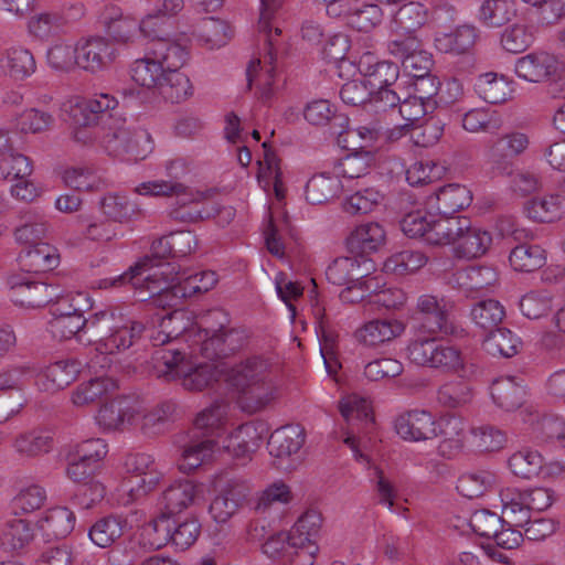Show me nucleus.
<instances>
[{"mask_svg": "<svg viewBox=\"0 0 565 565\" xmlns=\"http://www.w3.org/2000/svg\"><path fill=\"white\" fill-rule=\"evenodd\" d=\"M47 330L58 341L89 333V343L103 354H115L125 351L141 339L146 326L130 318L121 308L108 307L88 318L84 312L67 316L60 313L47 322Z\"/></svg>", "mask_w": 565, "mask_h": 565, "instance_id": "nucleus-1", "label": "nucleus"}, {"mask_svg": "<svg viewBox=\"0 0 565 565\" xmlns=\"http://www.w3.org/2000/svg\"><path fill=\"white\" fill-rule=\"evenodd\" d=\"M74 117L83 125L102 124L107 145L114 151L126 154L127 160H142L151 151L149 132L127 125L118 110V100L111 95L99 94L83 103L74 110Z\"/></svg>", "mask_w": 565, "mask_h": 565, "instance_id": "nucleus-2", "label": "nucleus"}, {"mask_svg": "<svg viewBox=\"0 0 565 565\" xmlns=\"http://www.w3.org/2000/svg\"><path fill=\"white\" fill-rule=\"evenodd\" d=\"M227 406L215 402L199 413L194 419L191 440L183 447L179 469L190 473L211 457L216 446L213 439L217 435L221 423L226 415Z\"/></svg>", "mask_w": 565, "mask_h": 565, "instance_id": "nucleus-3", "label": "nucleus"}, {"mask_svg": "<svg viewBox=\"0 0 565 565\" xmlns=\"http://www.w3.org/2000/svg\"><path fill=\"white\" fill-rule=\"evenodd\" d=\"M227 382L255 408L264 407L273 397L268 362L260 356H252L232 367Z\"/></svg>", "mask_w": 565, "mask_h": 565, "instance_id": "nucleus-4", "label": "nucleus"}, {"mask_svg": "<svg viewBox=\"0 0 565 565\" xmlns=\"http://www.w3.org/2000/svg\"><path fill=\"white\" fill-rule=\"evenodd\" d=\"M139 294L140 301H148L150 306L157 308L173 310L189 297L179 278V273L171 264L141 276Z\"/></svg>", "mask_w": 565, "mask_h": 565, "instance_id": "nucleus-5", "label": "nucleus"}, {"mask_svg": "<svg viewBox=\"0 0 565 565\" xmlns=\"http://www.w3.org/2000/svg\"><path fill=\"white\" fill-rule=\"evenodd\" d=\"M137 191L140 194L157 196L177 195L175 207L171 209L169 216L182 223H195L214 215L204 203L192 194L186 193V186L179 182L149 181L142 183Z\"/></svg>", "mask_w": 565, "mask_h": 565, "instance_id": "nucleus-6", "label": "nucleus"}, {"mask_svg": "<svg viewBox=\"0 0 565 565\" xmlns=\"http://www.w3.org/2000/svg\"><path fill=\"white\" fill-rule=\"evenodd\" d=\"M452 305L444 298L438 299L433 295H422L411 316L409 322L415 333L427 334H455L456 327L450 321L449 311Z\"/></svg>", "mask_w": 565, "mask_h": 565, "instance_id": "nucleus-7", "label": "nucleus"}, {"mask_svg": "<svg viewBox=\"0 0 565 565\" xmlns=\"http://www.w3.org/2000/svg\"><path fill=\"white\" fill-rule=\"evenodd\" d=\"M8 286L13 303L26 309L42 308L60 298L56 287L24 274L11 275Z\"/></svg>", "mask_w": 565, "mask_h": 565, "instance_id": "nucleus-8", "label": "nucleus"}, {"mask_svg": "<svg viewBox=\"0 0 565 565\" xmlns=\"http://www.w3.org/2000/svg\"><path fill=\"white\" fill-rule=\"evenodd\" d=\"M529 137L519 131L505 134L488 146V159L492 170L500 175H512L513 160L529 147Z\"/></svg>", "mask_w": 565, "mask_h": 565, "instance_id": "nucleus-9", "label": "nucleus"}, {"mask_svg": "<svg viewBox=\"0 0 565 565\" xmlns=\"http://www.w3.org/2000/svg\"><path fill=\"white\" fill-rule=\"evenodd\" d=\"M151 525L154 532L162 533L164 540L171 541L181 550H186L194 544L201 533V523L194 515L184 519L181 515L173 518L158 515Z\"/></svg>", "mask_w": 565, "mask_h": 565, "instance_id": "nucleus-10", "label": "nucleus"}, {"mask_svg": "<svg viewBox=\"0 0 565 565\" xmlns=\"http://www.w3.org/2000/svg\"><path fill=\"white\" fill-rule=\"evenodd\" d=\"M305 444V431L298 426L288 425L276 429L267 441L269 455L277 461V468L289 470L294 469L295 459Z\"/></svg>", "mask_w": 565, "mask_h": 565, "instance_id": "nucleus-11", "label": "nucleus"}, {"mask_svg": "<svg viewBox=\"0 0 565 565\" xmlns=\"http://www.w3.org/2000/svg\"><path fill=\"white\" fill-rule=\"evenodd\" d=\"M514 71L520 78L531 83L555 81L559 77L558 61L546 52L530 53L519 57Z\"/></svg>", "mask_w": 565, "mask_h": 565, "instance_id": "nucleus-12", "label": "nucleus"}, {"mask_svg": "<svg viewBox=\"0 0 565 565\" xmlns=\"http://www.w3.org/2000/svg\"><path fill=\"white\" fill-rule=\"evenodd\" d=\"M117 49L104 36H92L77 45V65L96 73L108 67L115 60Z\"/></svg>", "mask_w": 565, "mask_h": 565, "instance_id": "nucleus-13", "label": "nucleus"}, {"mask_svg": "<svg viewBox=\"0 0 565 565\" xmlns=\"http://www.w3.org/2000/svg\"><path fill=\"white\" fill-rule=\"evenodd\" d=\"M138 417L135 399L129 396H117L100 406L97 420L105 429L122 431L134 425Z\"/></svg>", "mask_w": 565, "mask_h": 565, "instance_id": "nucleus-14", "label": "nucleus"}, {"mask_svg": "<svg viewBox=\"0 0 565 565\" xmlns=\"http://www.w3.org/2000/svg\"><path fill=\"white\" fill-rule=\"evenodd\" d=\"M386 244V231L377 222L358 225L345 238V246L355 258L381 250Z\"/></svg>", "mask_w": 565, "mask_h": 565, "instance_id": "nucleus-15", "label": "nucleus"}, {"mask_svg": "<svg viewBox=\"0 0 565 565\" xmlns=\"http://www.w3.org/2000/svg\"><path fill=\"white\" fill-rule=\"evenodd\" d=\"M83 363L76 359L56 361L43 371L36 367V385L45 392H56L73 383L81 372Z\"/></svg>", "mask_w": 565, "mask_h": 565, "instance_id": "nucleus-16", "label": "nucleus"}, {"mask_svg": "<svg viewBox=\"0 0 565 565\" xmlns=\"http://www.w3.org/2000/svg\"><path fill=\"white\" fill-rule=\"evenodd\" d=\"M200 353L203 358L214 361L225 359L239 351L246 342L243 330L233 329L215 334L200 337Z\"/></svg>", "mask_w": 565, "mask_h": 565, "instance_id": "nucleus-17", "label": "nucleus"}, {"mask_svg": "<svg viewBox=\"0 0 565 565\" xmlns=\"http://www.w3.org/2000/svg\"><path fill=\"white\" fill-rule=\"evenodd\" d=\"M435 418L427 411H411L395 420L396 433L406 440L419 441L436 438Z\"/></svg>", "mask_w": 565, "mask_h": 565, "instance_id": "nucleus-18", "label": "nucleus"}, {"mask_svg": "<svg viewBox=\"0 0 565 565\" xmlns=\"http://www.w3.org/2000/svg\"><path fill=\"white\" fill-rule=\"evenodd\" d=\"M18 262L26 274L39 275L55 269L60 264V254L53 245L40 243L23 248L18 256Z\"/></svg>", "mask_w": 565, "mask_h": 565, "instance_id": "nucleus-19", "label": "nucleus"}, {"mask_svg": "<svg viewBox=\"0 0 565 565\" xmlns=\"http://www.w3.org/2000/svg\"><path fill=\"white\" fill-rule=\"evenodd\" d=\"M284 0H260L258 31L264 38V62L273 65L276 60L277 39L281 34L278 26H274L276 13L281 9Z\"/></svg>", "mask_w": 565, "mask_h": 565, "instance_id": "nucleus-20", "label": "nucleus"}, {"mask_svg": "<svg viewBox=\"0 0 565 565\" xmlns=\"http://www.w3.org/2000/svg\"><path fill=\"white\" fill-rule=\"evenodd\" d=\"M471 220L461 215H440L433 221V230L428 233V244L435 246L458 243L465 231H468Z\"/></svg>", "mask_w": 565, "mask_h": 565, "instance_id": "nucleus-21", "label": "nucleus"}, {"mask_svg": "<svg viewBox=\"0 0 565 565\" xmlns=\"http://www.w3.org/2000/svg\"><path fill=\"white\" fill-rule=\"evenodd\" d=\"M196 486L190 480H179L171 483L162 493L160 505L161 513L168 518L180 515L191 505L196 497Z\"/></svg>", "mask_w": 565, "mask_h": 565, "instance_id": "nucleus-22", "label": "nucleus"}, {"mask_svg": "<svg viewBox=\"0 0 565 565\" xmlns=\"http://www.w3.org/2000/svg\"><path fill=\"white\" fill-rule=\"evenodd\" d=\"M405 330L403 322L396 319H375L355 331V339L367 347H375L393 340Z\"/></svg>", "mask_w": 565, "mask_h": 565, "instance_id": "nucleus-23", "label": "nucleus"}, {"mask_svg": "<svg viewBox=\"0 0 565 565\" xmlns=\"http://www.w3.org/2000/svg\"><path fill=\"white\" fill-rule=\"evenodd\" d=\"M527 217L539 223H552L565 215V198L559 194L535 196L524 203Z\"/></svg>", "mask_w": 565, "mask_h": 565, "instance_id": "nucleus-24", "label": "nucleus"}, {"mask_svg": "<svg viewBox=\"0 0 565 565\" xmlns=\"http://www.w3.org/2000/svg\"><path fill=\"white\" fill-rule=\"evenodd\" d=\"M478 36V30L473 25L465 24L450 32L437 31L435 45L445 53H467L473 50Z\"/></svg>", "mask_w": 565, "mask_h": 565, "instance_id": "nucleus-25", "label": "nucleus"}, {"mask_svg": "<svg viewBox=\"0 0 565 565\" xmlns=\"http://www.w3.org/2000/svg\"><path fill=\"white\" fill-rule=\"evenodd\" d=\"M431 369L440 370L445 373H456L460 379L466 380L472 376L477 371V366L475 364H467L463 361V356L459 348L450 345L441 340L438 350L435 352Z\"/></svg>", "mask_w": 565, "mask_h": 565, "instance_id": "nucleus-26", "label": "nucleus"}, {"mask_svg": "<svg viewBox=\"0 0 565 565\" xmlns=\"http://www.w3.org/2000/svg\"><path fill=\"white\" fill-rule=\"evenodd\" d=\"M490 390L493 402L507 412L521 407L526 395L524 385L513 376L495 379Z\"/></svg>", "mask_w": 565, "mask_h": 565, "instance_id": "nucleus-27", "label": "nucleus"}, {"mask_svg": "<svg viewBox=\"0 0 565 565\" xmlns=\"http://www.w3.org/2000/svg\"><path fill=\"white\" fill-rule=\"evenodd\" d=\"M148 54L154 56L164 72L179 71L189 58L186 46L170 40L169 36L149 45Z\"/></svg>", "mask_w": 565, "mask_h": 565, "instance_id": "nucleus-28", "label": "nucleus"}, {"mask_svg": "<svg viewBox=\"0 0 565 565\" xmlns=\"http://www.w3.org/2000/svg\"><path fill=\"white\" fill-rule=\"evenodd\" d=\"M127 520L120 515L109 514L98 519L88 530L89 540L98 547H110L124 535Z\"/></svg>", "mask_w": 565, "mask_h": 565, "instance_id": "nucleus-29", "label": "nucleus"}, {"mask_svg": "<svg viewBox=\"0 0 565 565\" xmlns=\"http://www.w3.org/2000/svg\"><path fill=\"white\" fill-rule=\"evenodd\" d=\"M40 530L47 536L56 540L66 537L75 526V514L66 507H55L46 511L38 521Z\"/></svg>", "mask_w": 565, "mask_h": 565, "instance_id": "nucleus-30", "label": "nucleus"}, {"mask_svg": "<svg viewBox=\"0 0 565 565\" xmlns=\"http://www.w3.org/2000/svg\"><path fill=\"white\" fill-rule=\"evenodd\" d=\"M472 202L470 190L461 184H447L436 193V209L440 215L456 214Z\"/></svg>", "mask_w": 565, "mask_h": 565, "instance_id": "nucleus-31", "label": "nucleus"}, {"mask_svg": "<svg viewBox=\"0 0 565 565\" xmlns=\"http://www.w3.org/2000/svg\"><path fill=\"white\" fill-rule=\"evenodd\" d=\"M502 516L508 525L521 526L530 520L529 505L523 490L505 488L500 491Z\"/></svg>", "mask_w": 565, "mask_h": 565, "instance_id": "nucleus-32", "label": "nucleus"}, {"mask_svg": "<svg viewBox=\"0 0 565 565\" xmlns=\"http://www.w3.org/2000/svg\"><path fill=\"white\" fill-rule=\"evenodd\" d=\"M491 244V234L470 223L468 231H465L452 249L456 257L471 259L484 255Z\"/></svg>", "mask_w": 565, "mask_h": 565, "instance_id": "nucleus-33", "label": "nucleus"}, {"mask_svg": "<svg viewBox=\"0 0 565 565\" xmlns=\"http://www.w3.org/2000/svg\"><path fill=\"white\" fill-rule=\"evenodd\" d=\"M157 88L158 94L172 104H179L193 95V85L180 71L164 72Z\"/></svg>", "mask_w": 565, "mask_h": 565, "instance_id": "nucleus-34", "label": "nucleus"}, {"mask_svg": "<svg viewBox=\"0 0 565 565\" xmlns=\"http://www.w3.org/2000/svg\"><path fill=\"white\" fill-rule=\"evenodd\" d=\"M2 71L11 78L22 81L35 72L33 54L22 47L9 49L0 58Z\"/></svg>", "mask_w": 565, "mask_h": 565, "instance_id": "nucleus-35", "label": "nucleus"}, {"mask_svg": "<svg viewBox=\"0 0 565 565\" xmlns=\"http://www.w3.org/2000/svg\"><path fill=\"white\" fill-rule=\"evenodd\" d=\"M509 262L516 271L532 273L545 265L546 255L540 245L524 242L512 248Z\"/></svg>", "mask_w": 565, "mask_h": 565, "instance_id": "nucleus-36", "label": "nucleus"}, {"mask_svg": "<svg viewBox=\"0 0 565 565\" xmlns=\"http://www.w3.org/2000/svg\"><path fill=\"white\" fill-rule=\"evenodd\" d=\"M486 350L493 356L512 358L516 355L523 343L510 329L498 327L487 333L483 340Z\"/></svg>", "mask_w": 565, "mask_h": 565, "instance_id": "nucleus-37", "label": "nucleus"}, {"mask_svg": "<svg viewBox=\"0 0 565 565\" xmlns=\"http://www.w3.org/2000/svg\"><path fill=\"white\" fill-rule=\"evenodd\" d=\"M118 388L117 382L108 376L90 379L82 383L73 394V403L82 406L107 398Z\"/></svg>", "mask_w": 565, "mask_h": 565, "instance_id": "nucleus-38", "label": "nucleus"}, {"mask_svg": "<svg viewBox=\"0 0 565 565\" xmlns=\"http://www.w3.org/2000/svg\"><path fill=\"white\" fill-rule=\"evenodd\" d=\"M342 185L338 177L327 173L313 175L306 184V200L313 205L323 204L341 192Z\"/></svg>", "mask_w": 565, "mask_h": 565, "instance_id": "nucleus-39", "label": "nucleus"}, {"mask_svg": "<svg viewBox=\"0 0 565 565\" xmlns=\"http://www.w3.org/2000/svg\"><path fill=\"white\" fill-rule=\"evenodd\" d=\"M262 436L253 424L242 425L234 433L225 448L236 459H249L260 445Z\"/></svg>", "mask_w": 565, "mask_h": 565, "instance_id": "nucleus-40", "label": "nucleus"}, {"mask_svg": "<svg viewBox=\"0 0 565 565\" xmlns=\"http://www.w3.org/2000/svg\"><path fill=\"white\" fill-rule=\"evenodd\" d=\"M440 339L436 334L415 333L409 341L406 352L409 361L418 366L433 367V359L438 350Z\"/></svg>", "mask_w": 565, "mask_h": 565, "instance_id": "nucleus-41", "label": "nucleus"}, {"mask_svg": "<svg viewBox=\"0 0 565 565\" xmlns=\"http://www.w3.org/2000/svg\"><path fill=\"white\" fill-rule=\"evenodd\" d=\"M364 276L365 274L361 270V265L354 256L335 258L326 270L328 281L334 286H348Z\"/></svg>", "mask_w": 565, "mask_h": 565, "instance_id": "nucleus-42", "label": "nucleus"}, {"mask_svg": "<svg viewBox=\"0 0 565 565\" xmlns=\"http://www.w3.org/2000/svg\"><path fill=\"white\" fill-rule=\"evenodd\" d=\"M511 472L523 479L539 476L544 469V458L537 450L530 448L514 452L508 461Z\"/></svg>", "mask_w": 565, "mask_h": 565, "instance_id": "nucleus-43", "label": "nucleus"}, {"mask_svg": "<svg viewBox=\"0 0 565 565\" xmlns=\"http://www.w3.org/2000/svg\"><path fill=\"white\" fill-rule=\"evenodd\" d=\"M470 316L476 326L489 333L502 322L505 310L498 300L484 299L472 306Z\"/></svg>", "mask_w": 565, "mask_h": 565, "instance_id": "nucleus-44", "label": "nucleus"}, {"mask_svg": "<svg viewBox=\"0 0 565 565\" xmlns=\"http://www.w3.org/2000/svg\"><path fill=\"white\" fill-rule=\"evenodd\" d=\"M217 371L214 364L200 363L191 366L188 363L181 369V374L177 379L181 380L182 386L188 391L200 392L216 381Z\"/></svg>", "mask_w": 565, "mask_h": 565, "instance_id": "nucleus-45", "label": "nucleus"}, {"mask_svg": "<svg viewBox=\"0 0 565 565\" xmlns=\"http://www.w3.org/2000/svg\"><path fill=\"white\" fill-rule=\"evenodd\" d=\"M475 88L480 98L493 105L504 103L510 95L508 82L495 73L480 74Z\"/></svg>", "mask_w": 565, "mask_h": 565, "instance_id": "nucleus-46", "label": "nucleus"}, {"mask_svg": "<svg viewBox=\"0 0 565 565\" xmlns=\"http://www.w3.org/2000/svg\"><path fill=\"white\" fill-rule=\"evenodd\" d=\"M473 388L466 380L450 381L443 384L437 391V401L448 408H459L472 401Z\"/></svg>", "mask_w": 565, "mask_h": 565, "instance_id": "nucleus-47", "label": "nucleus"}, {"mask_svg": "<svg viewBox=\"0 0 565 565\" xmlns=\"http://www.w3.org/2000/svg\"><path fill=\"white\" fill-rule=\"evenodd\" d=\"M163 73L162 66L154 56L149 54L143 58L136 60L130 68L131 78L135 83L156 90Z\"/></svg>", "mask_w": 565, "mask_h": 565, "instance_id": "nucleus-48", "label": "nucleus"}, {"mask_svg": "<svg viewBox=\"0 0 565 565\" xmlns=\"http://www.w3.org/2000/svg\"><path fill=\"white\" fill-rule=\"evenodd\" d=\"M15 450L26 457L47 454L53 447V438L46 431L32 430L19 435L13 444Z\"/></svg>", "mask_w": 565, "mask_h": 565, "instance_id": "nucleus-49", "label": "nucleus"}, {"mask_svg": "<svg viewBox=\"0 0 565 565\" xmlns=\"http://www.w3.org/2000/svg\"><path fill=\"white\" fill-rule=\"evenodd\" d=\"M495 483V476L486 470L465 473L458 479L457 490L466 498L475 499L482 497Z\"/></svg>", "mask_w": 565, "mask_h": 565, "instance_id": "nucleus-50", "label": "nucleus"}, {"mask_svg": "<svg viewBox=\"0 0 565 565\" xmlns=\"http://www.w3.org/2000/svg\"><path fill=\"white\" fill-rule=\"evenodd\" d=\"M177 404L172 401L160 403L141 417V429L147 435H157L164 430L168 423L175 419Z\"/></svg>", "mask_w": 565, "mask_h": 565, "instance_id": "nucleus-51", "label": "nucleus"}, {"mask_svg": "<svg viewBox=\"0 0 565 565\" xmlns=\"http://www.w3.org/2000/svg\"><path fill=\"white\" fill-rule=\"evenodd\" d=\"M435 216L417 210L405 214L399 221L402 232L409 238L423 239L428 244V233L433 230Z\"/></svg>", "mask_w": 565, "mask_h": 565, "instance_id": "nucleus-52", "label": "nucleus"}, {"mask_svg": "<svg viewBox=\"0 0 565 565\" xmlns=\"http://www.w3.org/2000/svg\"><path fill=\"white\" fill-rule=\"evenodd\" d=\"M382 9L377 4L354 3V10L349 14L347 25L359 32H370L381 23Z\"/></svg>", "mask_w": 565, "mask_h": 565, "instance_id": "nucleus-53", "label": "nucleus"}, {"mask_svg": "<svg viewBox=\"0 0 565 565\" xmlns=\"http://www.w3.org/2000/svg\"><path fill=\"white\" fill-rule=\"evenodd\" d=\"M428 258L419 250L405 249L392 255L384 264L387 271L396 275L415 273L426 265Z\"/></svg>", "mask_w": 565, "mask_h": 565, "instance_id": "nucleus-54", "label": "nucleus"}, {"mask_svg": "<svg viewBox=\"0 0 565 565\" xmlns=\"http://www.w3.org/2000/svg\"><path fill=\"white\" fill-rule=\"evenodd\" d=\"M185 354L177 348H159L153 353V360L157 363L159 376L168 381L175 380L181 374L184 365Z\"/></svg>", "mask_w": 565, "mask_h": 565, "instance_id": "nucleus-55", "label": "nucleus"}, {"mask_svg": "<svg viewBox=\"0 0 565 565\" xmlns=\"http://www.w3.org/2000/svg\"><path fill=\"white\" fill-rule=\"evenodd\" d=\"M397 26L406 34H414L427 20V12L419 2L402 6L394 17Z\"/></svg>", "mask_w": 565, "mask_h": 565, "instance_id": "nucleus-56", "label": "nucleus"}, {"mask_svg": "<svg viewBox=\"0 0 565 565\" xmlns=\"http://www.w3.org/2000/svg\"><path fill=\"white\" fill-rule=\"evenodd\" d=\"M384 200V195L374 188H365L350 195L344 204V211L355 214H367L372 212Z\"/></svg>", "mask_w": 565, "mask_h": 565, "instance_id": "nucleus-57", "label": "nucleus"}, {"mask_svg": "<svg viewBox=\"0 0 565 565\" xmlns=\"http://www.w3.org/2000/svg\"><path fill=\"white\" fill-rule=\"evenodd\" d=\"M375 150L349 152L340 162L341 174L348 179L365 175L370 167L375 162Z\"/></svg>", "mask_w": 565, "mask_h": 565, "instance_id": "nucleus-58", "label": "nucleus"}, {"mask_svg": "<svg viewBox=\"0 0 565 565\" xmlns=\"http://www.w3.org/2000/svg\"><path fill=\"white\" fill-rule=\"evenodd\" d=\"M512 12L507 0H484L479 9V21L488 28H499L510 21Z\"/></svg>", "mask_w": 565, "mask_h": 565, "instance_id": "nucleus-59", "label": "nucleus"}, {"mask_svg": "<svg viewBox=\"0 0 565 565\" xmlns=\"http://www.w3.org/2000/svg\"><path fill=\"white\" fill-rule=\"evenodd\" d=\"M377 131L367 127L350 129L338 139V146L348 152H360L363 150H374L373 145L377 139Z\"/></svg>", "mask_w": 565, "mask_h": 565, "instance_id": "nucleus-60", "label": "nucleus"}, {"mask_svg": "<svg viewBox=\"0 0 565 565\" xmlns=\"http://www.w3.org/2000/svg\"><path fill=\"white\" fill-rule=\"evenodd\" d=\"M321 524V513L309 509L297 520L290 532L297 537L298 542L301 541V548H303L306 544L311 545L313 537L319 533Z\"/></svg>", "mask_w": 565, "mask_h": 565, "instance_id": "nucleus-61", "label": "nucleus"}, {"mask_svg": "<svg viewBox=\"0 0 565 565\" xmlns=\"http://www.w3.org/2000/svg\"><path fill=\"white\" fill-rule=\"evenodd\" d=\"M399 76V66L397 62L382 61L370 67L365 75L366 83L372 89L392 87L396 84Z\"/></svg>", "mask_w": 565, "mask_h": 565, "instance_id": "nucleus-62", "label": "nucleus"}, {"mask_svg": "<svg viewBox=\"0 0 565 565\" xmlns=\"http://www.w3.org/2000/svg\"><path fill=\"white\" fill-rule=\"evenodd\" d=\"M473 445L479 451H497L507 443V435L500 428L492 425H483L472 428Z\"/></svg>", "mask_w": 565, "mask_h": 565, "instance_id": "nucleus-63", "label": "nucleus"}, {"mask_svg": "<svg viewBox=\"0 0 565 565\" xmlns=\"http://www.w3.org/2000/svg\"><path fill=\"white\" fill-rule=\"evenodd\" d=\"M469 524L476 534L487 539H492L501 526L508 525L502 515L486 509L475 511Z\"/></svg>", "mask_w": 565, "mask_h": 565, "instance_id": "nucleus-64", "label": "nucleus"}]
</instances>
